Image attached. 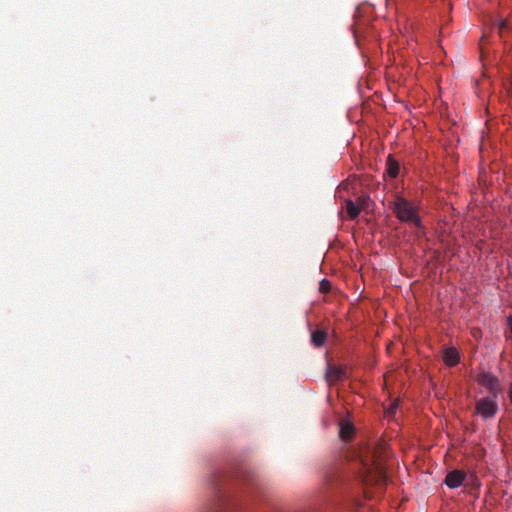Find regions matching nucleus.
I'll use <instances>...</instances> for the list:
<instances>
[{
  "instance_id": "obj_1",
  "label": "nucleus",
  "mask_w": 512,
  "mask_h": 512,
  "mask_svg": "<svg viewBox=\"0 0 512 512\" xmlns=\"http://www.w3.org/2000/svg\"><path fill=\"white\" fill-rule=\"evenodd\" d=\"M394 212L400 221L412 223L418 228L421 226V220L417 214V208L404 198H396L394 202Z\"/></svg>"
},
{
  "instance_id": "obj_2",
  "label": "nucleus",
  "mask_w": 512,
  "mask_h": 512,
  "mask_svg": "<svg viewBox=\"0 0 512 512\" xmlns=\"http://www.w3.org/2000/svg\"><path fill=\"white\" fill-rule=\"evenodd\" d=\"M497 410L496 398L492 395L491 397L482 398L476 403V412L484 419L493 418Z\"/></svg>"
},
{
  "instance_id": "obj_3",
  "label": "nucleus",
  "mask_w": 512,
  "mask_h": 512,
  "mask_svg": "<svg viewBox=\"0 0 512 512\" xmlns=\"http://www.w3.org/2000/svg\"><path fill=\"white\" fill-rule=\"evenodd\" d=\"M476 381L479 385L485 387L489 393H491L494 398H497V394L499 392V383L498 380L489 373H480L476 377Z\"/></svg>"
},
{
  "instance_id": "obj_4",
  "label": "nucleus",
  "mask_w": 512,
  "mask_h": 512,
  "mask_svg": "<svg viewBox=\"0 0 512 512\" xmlns=\"http://www.w3.org/2000/svg\"><path fill=\"white\" fill-rule=\"evenodd\" d=\"M385 471L380 464H376L373 468L367 471L364 480L368 484H378L385 482Z\"/></svg>"
},
{
  "instance_id": "obj_5",
  "label": "nucleus",
  "mask_w": 512,
  "mask_h": 512,
  "mask_svg": "<svg viewBox=\"0 0 512 512\" xmlns=\"http://www.w3.org/2000/svg\"><path fill=\"white\" fill-rule=\"evenodd\" d=\"M465 473L461 470H453L446 475L445 484L449 488H458L462 485L465 479Z\"/></svg>"
},
{
  "instance_id": "obj_6",
  "label": "nucleus",
  "mask_w": 512,
  "mask_h": 512,
  "mask_svg": "<svg viewBox=\"0 0 512 512\" xmlns=\"http://www.w3.org/2000/svg\"><path fill=\"white\" fill-rule=\"evenodd\" d=\"M442 360L447 366H455L460 360V354L454 347L445 348L443 350Z\"/></svg>"
},
{
  "instance_id": "obj_7",
  "label": "nucleus",
  "mask_w": 512,
  "mask_h": 512,
  "mask_svg": "<svg viewBox=\"0 0 512 512\" xmlns=\"http://www.w3.org/2000/svg\"><path fill=\"white\" fill-rule=\"evenodd\" d=\"M340 430L339 435L342 439L347 440L350 439L354 433V427L348 420H342L339 423Z\"/></svg>"
},
{
  "instance_id": "obj_8",
  "label": "nucleus",
  "mask_w": 512,
  "mask_h": 512,
  "mask_svg": "<svg viewBox=\"0 0 512 512\" xmlns=\"http://www.w3.org/2000/svg\"><path fill=\"white\" fill-rule=\"evenodd\" d=\"M386 172L391 178H396L399 174V164L391 156H389L387 159Z\"/></svg>"
},
{
  "instance_id": "obj_9",
  "label": "nucleus",
  "mask_w": 512,
  "mask_h": 512,
  "mask_svg": "<svg viewBox=\"0 0 512 512\" xmlns=\"http://www.w3.org/2000/svg\"><path fill=\"white\" fill-rule=\"evenodd\" d=\"M312 342L315 346H322L327 338V334L323 330H316L311 335Z\"/></svg>"
},
{
  "instance_id": "obj_10",
  "label": "nucleus",
  "mask_w": 512,
  "mask_h": 512,
  "mask_svg": "<svg viewBox=\"0 0 512 512\" xmlns=\"http://www.w3.org/2000/svg\"><path fill=\"white\" fill-rule=\"evenodd\" d=\"M346 212H347L348 216L351 219H353L359 215L360 209L353 201L347 200L346 201Z\"/></svg>"
},
{
  "instance_id": "obj_11",
  "label": "nucleus",
  "mask_w": 512,
  "mask_h": 512,
  "mask_svg": "<svg viewBox=\"0 0 512 512\" xmlns=\"http://www.w3.org/2000/svg\"><path fill=\"white\" fill-rule=\"evenodd\" d=\"M398 408V401H393L387 408H385L386 416H393Z\"/></svg>"
},
{
  "instance_id": "obj_12",
  "label": "nucleus",
  "mask_w": 512,
  "mask_h": 512,
  "mask_svg": "<svg viewBox=\"0 0 512 512\" xmlns=\"http://www.w3.org/2000/svg\"><path fill=\"white\" fill-rule=\"evenodd\" d=\"M331 288V284L328 280L326 279H323L321 282H320V291L321 292H327L329 291Z\"/></svg>"
},
{
  "instance_id": "obj_13",
  "label": "nucleus",
  "mask_w": 512,
  "mask_h": 512,
  "mask_svg": "<svg viewBox=\"0 0 512 512\" xmlns=\"http://www.w3.org/2000/svg\"><path fill=\"white\" fill-rule=\"evenodd\" d=\"M508 396H509V400L512 404V383L509 386Z\"/></svg>"
}]
</instances>
